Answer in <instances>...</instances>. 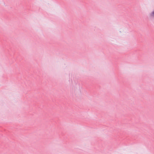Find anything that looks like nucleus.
Segmentation results:
<instances>
[{
	"label": "nucleus",
	"mask_w": 154,
	"mask_h": 154,
	"mask_svg": "<svg viewBox=\"0 0 154 154\" xmlns=\"http://www.w3.org/2000/svg\"><path fill=\"white\" fill-rule=\"evenodd\" d=\"M151 16L152 17H154V11L152 12V13L151 14Z\"/></svg>",
	"instance_id": "obj_1"
}]
</instances>
